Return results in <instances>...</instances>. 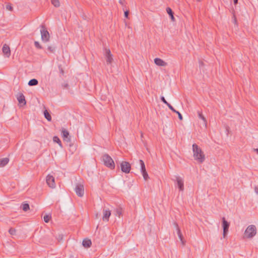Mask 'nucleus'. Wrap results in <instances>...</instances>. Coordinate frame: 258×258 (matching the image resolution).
Masks as SVG:
<instances>
[{
  "instance_id": "1",
  "label": "nucleus",
  "mask_w": 258,
  "mask_h": 258,
  "mask_svg": "<svg viewBox=\"0 0 258 258\" xmlns=\"http://www.w3.org/2000/svg\"><path fill=\"white\" fill-rule=\"evenodd\" d=\"M194 158L199 163H202L205 160V156L202 149L196 144L192 145Z\"/></svg>"
},
{
  "instance_id": "2",
  "label": "nucleus",
  "mask_w": 258,
  "mask_h": 258,
  "mask_svg": "<svg viewBox=\"0 0 258 258\" xmlns=\"http://www.w3.org/2000/svg\"><path fill=\"white\" fill-rule=\"evenodd\" d=\"M102 160L104 164L111 169L115 168V163L111 157L107 154H105L102 156Z\"/></svg>"
},
{
  "instance_id": "3",
  "label": "nucleus",
  "mask_w": 258,
  "mask_h": 258,
  "mask_svg": "<svg viewBox=\"0 0 258 258\" xmlns=\"http://www.w3.org/2000/svg\"><path fill=\"white\" fill-rule=\"evenodd\" d=\"M256 233V228L255 225L248 226L244 232L245 236L247 238L253 237Z\"/></svg>"
},
{
  "instance_id": "4",
  "label": "nucleus",
  "mask_w": 258,
  "mask_h": 258,
  "mask_svg": "<svg viewBox=\"0 0 258 258\" xmlns=\"http://www.w3.org/2000/svg\"><path fill=\"white\" fill-rule=\"evenodd\" d=\"M40 30L41 39L44 42H48L49 40L50 35L44 25H41Z\"/></svg>"
},
{
  "instance_id": "5",
  "label": "nucleus",
  "mask_w": 258,
  "mask_h": 258,
  "mask_svg": "<svg viewBox=\"0 0 258 258\" xmlns=\"http://www.w3.org/2000/svg\"><path fill=\"white\" fill-rule=\"evenodd\" d=\"M121 170L123 172L128 173L131 169V166L129 162L126 161H122L120 163Z\"/></svg>"
},
{
  "instance_id": "6",
  "label": "nucleus",
  "mask_w": 258,
  "mask_h": 258,
  "mask_svg": "<svg viewBox=\"0 0 258 258\" xmlns=\"http://www.w3.org/2000/svg\"><path fill=\"white\" fill-rule=\"evenodd\" d=\"M104 55L107 64H111L113 61V55L109 48L104 49Z\"/></svg>"
},
{
  "instance_id": "7",
  "label": "nucleus",
  "mask_w": 258,
  "mask_h": 258,
  "mask_svg": "<svg viewBox=\"0 0 258 258\" xmlns=\"http://www.w3.org/2000/svg\"><path fill=\"white\" fill-rule=\"evenodd\" d=\"M75 190L76 192V194L78 196L80 197H82L84 196V185L81 183H78L77 184Z\"/></svg>"
},
{
  "instance_id": "8",
  "label": "nucleus",
  "mask_w": 258,
  "mask_h": 258,
  "mask_svg": "<svg viewBox=\"0 0 258 258\" xmlns=\"http://www.w3.org/2000/svg\"><path fill=\"white\" fill-rule=\"evenodd\" d=\"M222 227L223 229V236L225 238L228 232L229 223L225 220L224 217L222 218Z\"/></svg>"
},
{
  "instance_id": "9",
  "label": "nucleus",
  "mask_w": 258,
  "mask_h": 258,
  "mask_svg": "<svg viewBox=\"0 0 258 258\" xmlns=\"http://www.w3.org/2000/svg\"><path fill=\"white\" fill-rule=\"evenodd\" d=\"M103 221L107 222L109 221V217L111 215V211L109 209L104 207L103 209Z\"/></svg>"
},
{
  "instance_id": "10",
  "label": "nucleus",
  "mask_w": 258,
  "mask_h": 258,
  "mask_svg": "<svg viewBox=\"0 0 258 258\" xmlns=\"http://www.w3.org/2000/svg\"><path fill=\"white\" fill-rule=\"evenodd\" d=\"M46 181L47 185L51 188H54L55 186L54 178L50 175H48L46 178Z\"/></svg>"
},
{
  "instance_id": "11",
  "label": "nucleus",
  "mask_w": 258,
  "mask_h": 258,
  "mask_svg": "<svg viewBox=\"0 0 258 258\" xmlns=\"http://www.w3.org/2000/svg\"><path fill=\"white\" fill-rule=\"evenodd\" d=\"M17 98L21 106L26 105V101L23 93H19L17 95Z\"/></svg>"
},
{
  "instance_id": "12",
  "label": "nucleus",
  "mask_w": 258,
  "mask_h": 258,
  "mask_svg": "<svg viewBox=\"0 0 258 258\" xmlns=\"http://www.w3.org/2000/svg\"><path fill=\"white\" fill-rule=\"evenodd\" d=\"M175 178L179 190L183 191L184 189V184L183 179L181 177L178 176H176Z\"/></svg>"
},
{
  "instance_id": "13",
  "label": "nucleus",
  "mask_w": 258,
  "mask_h": 258,
  "mask_svg": "<svg viewBox=\"0 0 258 258\" xmlns=\"http://www.w3.org/2000/svg\"><path fill=\"white\" fill-rule=\"evenodd\" d=\"M62 137L64 141L69 143L71 142V137L69 132L66 129L63 128L61 131Z\"/></svg>"
},
{
  "instance_id": "14",
  "label": "nucleus",
  "mask_w": 258,
  "mask_h": 258,
  "mask_svg": "<svg viewBox=\"0 0 258 258\" xmlns=\"http://www.w3.org/2000/svg\"><path fill=\"white\" fill-rule=\"evenodd\" d=\"M3 52L7 57H9L11 55V50L10 47L6 44H4L3 47Z\"/></svg>"
},
{
  "instance_id": "15",
  "label": "nucleus",
  "mask_w": 258,
  "mask_h": 258,
  "mask_svg": "<svg viewBox=\"0 0 258 258\" xmlns=\"http://www.w3.org/2000/svg\"><path fill=\"white\" fill-rule=\"evenodd\" d=\"M154 62L156 65H157L158 66L164 67L167 64V62H165L162 59L159 58H155Z\"/></svg>"
},
{
  "instance_id": "16",
  "label": "nucleus",
  "mask_w": 258,
  "mask_h": 258,
  "mask_svg": "<svg viewBox=\"0 0 258 258\" xmlns=\"http://www.w3.org/2000/svg\"><path fill=\"white\" fill-rule=\"evenodd\" d=\"M177 233L178 236L181 242L182 245L183 246H184L185 244V241L183 239V236L182 234V233L181 232L180 228H178V229L177 230Z\"/></svg>"
},
{
  "instance_id": "17",
  "label": "nucleus",
  "mask_w": 258,
  "mask_h": 258,
  "mask_svg": "<svg viewBox=\"0 0 258 258\" xmlns=\"http://www.w3.org/2000/svg\"><path fill=\"white\" fill-rule=\"evenodd\" d=\"M82 244L85 247L88 248L91 246L92 242L90 239L86 238L83 240Z\"/></svg>"
},
{
  "instance_id": "18",
  "label": "nucleus",
  "mask_w": 258,
  "mask_h": 258,
  "mask_svg": "<svg viewBox=\"0 0 258 258\" xmlns=\"http://www.w3.org/2000/svg\"><path fill=\"white\" fill-rule=\"evenodd\" d=\"M169 108L172 110L174 113H175L176 114H177L178 115V118L179 120H182L183 119V117H182V116L181 115V114L178 111L176 110L171 105L169 107H168Z\"/></svg>"
},
{
  "instance_id": "19",
  "label": "nucleus",
  "mask_w": 258,
  "mask_h": 258,
  "mask_svg": "<svg viewBox=\"0 0 258 258\" xmlns=\"http://www.w3.org/2000/svg\"><path fill=\"white\" fill-rule=\"evenodd\" d=\"M9 161L8 158H4L0 159V167H2L6 165Z\"/></svg>"
},
{
  "instance_id": "20",
  "label": "nucleus",
  "mask_w": 258,
  "mask_h": 258,
  "mask_svg": "<svg viewBox=\"0 0 258 258\" xmlns=\"http://www.w3.org/2000/svg\"><path fill=\"white\" fill-rule=\"evenodd\" d=\"M198 114L199 117L200 119H201L202 120H203V121L204 122V123L205 124V126L206 127L207 126V120H206V118L203 115L202 112L201 111H198Z\"/></svg>"
},
{
  "instance_id": "21",
  "label": "nucleus",
  "mask_w": 258,
  "mask_h": 258,
  "mask_svg": "<svg viewBox=\"0 0 258 258\" xmlns=\"http://www.w3.org/2000/svg\"><path fill=\"white\" fill-rule=\"evenodd\" d=\"M166 12L170 16L171 20L172 21H174L175 19H174V16H173L174 13L173 12L171 9L169 7H167L166 8Z\"/></svg>"
},
{
  "instance_id": "22",
  "label": "nucleus",
  "mask_w": 258,
  "mask_h": 258,
  "mask_svg": "<svg viewBox=\"0 0 258 258\" xmlns=\"http://www.w3.org/2000/svg\"><path fill=\"white\" fill-rule=\"evenodd\" d=\"M38 81L36 79H32L30 80L28 82V85L30 86H36V85H38Z\"/></svg>"
},
{
  "instance_id": "23",
  "label": "nucleus",
  "mask_w": 258,
  "mask_h": 258,
  "mask_svg": "<svg viewBox=\"0 0 258 258\" xmlns=\"http://www.w3.org/2000/svg\"><path fill=\"white\" fill-rule=\"evenodd\" d=\"M139 163L141 166V172L147 171L145 167L144 162L142 160H139Z\"/></svg>"
},
{
  "instance_id": "24",
  "label": "nucleus",
  "mask_w": 258,
  "mask_h": 258,
  "mask_svg": "<svg viewBox=\"0 0 258 258\" xmlns=\"http://www.w3.org/2000/svg\"><path fill=\"white\" fill-rule=\"evenodd\" d=\"M44 115L45 118L49 121L51 120V116L48 111L47 110H45L44 111Z\"/></svg>"
},
{
  "instance_id": "25",
  "label": "nucleus",
  "mask_w": 258,
  "mask_h": 258,
  "mask_svg": "<svg viewBox=\"0 0 258 258\" xmlns=\"http://www.w3.org/2000/svg\"><path fill=\"white\" fill-rule=\"evenodd\" d=\"M53 141L54 142L57 143L60 147H62L61 141L60 140L58 137L54 136L53 138Z\"/></svg>"
},
{
  "instance_id": "26",
  "label": "nucleus",
  "mask_w": 258,
  "mask_h": 258,
  "mask_svg": "<svg viewBox=\"0 0 258 258\" xmlns=\"http://www.w3.org/2000/svg\"><path fill=\"white\" fill-rule=\"evenodd\" d=\"M51 2L55 7H59L60 6L59 0H51Z\"/></svg>"
},
{
  "instance_id": "27",
  "label": "nucleus",
  "mask_w": 258,
  "mask_h": 258,
  "mask_svg": "<svg viewBox=\"0 0 258 258\" xmlns=\"http://www.w3.org/2000/svg\"><path fill=\"white\" fill-rule=\"evenodd\" d=\"M51 218V215H46L44 216L43 219H44V221L45 222L48 223L49 221V220H50Z\"/></svg>"
},
{
  "instance_id": "28",
  "label": "nucleus",
  "mask_w": 258,
  "mask_h": 258,
  "mask_svg": "<svg viewBox=\"0 0 258 258\" xmlns=\"http://www.w3.org/2000/svg\"><path fill=\"white\" fill-rule=\"evenodd\" d=\"M22 209L24 211H27L29 209V205L28 204H27V203L24 204L22 205Z\"/></svg>"
},
{
  "instance_id": "29",
  "label": "nucleus",
  "mask_w": 258,
  "mask_h": 258,
  "mask_svg": "<svg viewBox=\"0 0 258 258\" xmlns=\"http://www.w3.org/2000/svg\"><path fill=\"white\" fill-rule=\"evenodd\" d=\"M142 173L145 180H147L149 178V177L147 171L143 172H142Z\"/></svg>"
},
{
  "instance_id": "30",
  "label": "nucleus",
  "mask_w": 258,
  "mask_h": 258,
  "mask_svg": "<svg viewBox=\"0 0 258 258\" xmlns=\"http://www.w3.org/2000/svg\"><path fill=\"white\" fill-rule=\"evenodd\" d=\"M161 100L165 104H166L168 107H169L171 104H169L165 99V98L163 96H162L161 97Z\"/></svg>"
},
{
  "instance_id": "31",
  "label": "nucleus",
  "mask_w": 258,
  "mask_h": 258,
  "mask_svg": "<svg viewBox=\"0 0 258 258\" xmlns=\"http://www.w3.org/2000/svg\"><path fill=\"white\" fill-rule=\"evenodd\" d=\"M116 215L120 216L122 214V210L120 208H116L115 210Z\"/></svg>"
},
{
  "instance_id": "32",
  "label": "nucleus",
  "mask_w": 258,
  "mask_h": 258,
  "mask_svg": "<svg viewBox=\"0 0 258 258\" xmlns=\"http://www.w3.org/2000/svg\"><path fill=\"white\" fill-rule=\"evenodd\" d=\"M16 230L15 229L11 228L9 230V232L11 235H15L16 234Z\"/></svg>"
},
{
  "instance_id": "33",
  "label": "nucleus",
  "mask_w": 258,
  "mask_h": 258,
  "mask_svg": "<svg viewBox=\"0 0 258 258\" xmlns=\"http://www.w3.org/2000/svg\"><path fill=\"white\" fill-rule=\"evenodd\" d=\"M58 69L59 71V73L61 75V76H63L64 72V70L61 65L58 66Z\"/></svg>"
},
{
  "instance_id": "34",
  "label": "nucleus",
  "mask_w": 258,
  "mask_h": 258,
  "mask_svg": "<svg viewBox=\"0 0 258 258\" xmlns=\"http://www.w3.org/2000/svg\"><path fill=\"white\" fill-rule=\"evenodd\" d=\"M35 46L38 49H41L42 47L38 41L34 42Z\"/></svg>"
},
{
  "instance_id": "35",
  "label": "nucleus",
  "mask_w": 258,
  "mask_h": 258,
  "mask_svg": "<svg viewBox=\"0 0 258 258\" xmlns=\"http://www.w3.org/2000/svg\"><path fill=\"white\" fill-rule=\"evenodd\" d=\"M48 51L50 52H53L55 49V47L53 46H49L47 48Z\"/></svg>"
},
{
  "instance_id": "36",
  "label": "nucleus",
  "mask_w": 258,
  "mask_h": 258,
  "mask_svg": "<svg viewBox=\"0 0 258 258\" xmlns=\"http://www.w3.org/2000/svg\"><path fill=\"white\" fill-rule=\"evenodd\" d=\"M6 9L10 11H12L13 10V8L11 4L7 5L6 6Z\"/></svg>"
},
{
  "instance_id": "37",
  "label": "nucleus",
  "mask_w": 258,
  "mask_h": 258,
  "mask_svg": "<svg viewBox=\"0 0 258 258\" xmlns=\"http://www.w3.org/2000/svg\"><path fill=\"white\" fill-rule=\"evenodd\" d=\"M119 3L123 7L125 6V0H119Z\"/></svg>"
},
{
  "instance_id": "38",
  "label": "nucleus",
  "mask_w": 258,
  "mask_h": 258,
  "mask_svg": "<svg viewBox=\"0 0 258 258\" xmlns=\"http://www.w3.org/2000/svg\"><path fill=\"white\" fill-rule=\"evenodd\" d=\"M128 14H129V11H128L126 10V11H124V17L126 18H128Z\"/></svg>"
},
{
  "instance_id": "39",
  "label": "nucleus",
  "mask_w": 258,
  "mask_h": 258,
  "mask_svg": "<svg viewBox=\"0 0 258 258\" xmlns=\"http://www.w3.org/2000/svg\"><path fill=\"white\" fill-rule=\"evenodd\" d=\"M173 225H174V227H175L176 230H177L178 228H179V227L178 225V224L176 222H174L173 223Z\"/></svg>"
},
{
  "instance_id": "40",
  "label": "nucleus",
  "mask_w": 258,
  "mask_h": 258,
  "mask_svg": "<svg viewBox=\"0 0 258 258\" xmlns=\"http://www.w3.org/2000/svg\"><path fill=\"white\" fill-rule=\"evenodd\" d=\"M254 191L257 194H258V186H255Z\"/></svg>"
},
{
  "instance_id": "41",
  "label": "nucleus",
  "mask_w": 258,
  "mask_h": 258,
  "mask_svg": "<svg viewBox=\"0 0 258 258\" xmlns=\"http://www.w3.org/2000/svg\"><path fill=\"white\" fill-rule=\"evenodd\" d=\"M233 2H234V4L235 5H236L238 3V0H233Z\"/></svg>"
},
{
  "instance_id": "42",
  "label": "nucleus",
  "mask_w": 258,
  "mask_h": 258,
  "mask_svg": "<svg viewBox=\"0 0 258 258\" xmlns=\"http://www.w3.org/2000/svg\"><path fill=\"white\" fill-rule=\"evenodd\" d=\"M254 151L258 154V149H254Z\"/></svg>"
},
{
  "instance_id": "43",
  "label": "nucleus",
  "mask_w": 258,
  "mask_h": 258,
  "mask_svg": "<svg viewBox=\"0 0 258 258\" xmlns=\"http://www.w3.org/2000/svg\"><path fill=\"white\" fill-rule=\"evenodd\" d=\"M99 214L97 213V214H96V218H98L99 217Z\"/></svg>"
},
{
  "instance_id": "44",
  "label": "nucleus",
  "mask_w": 258,
  "mask_h": 258,
  "mask_svg": "<svg viewBox=\"0 0 258 258\" xmlns=\"http://www.w3.org/2000/svg\"><path fill=\"white\" fill-rule=\"evenodd\" d=\"M68 86H69V85H68V84H65V85H64V87L65 88H67V87H68Z\"/></svg>"
},
{
  "instance_id": "45",
  "label": "nucleus",
  "mask_w": 258,
  "mask_h": 258,
  "mask_svg": "<svg viewBox=\"0 0 258 258\" xmlns=\"http://www.w3.org/2000/svg\"><path fill=\"white\" fill-rule=\"evenodd\" d=\"M59 238H60V239H62V235H59Z\"/></svg>"
},
{
  "instance_id": "46",
  "label": "nucleus",
  "mask_w": 258,
  "mask_h": 258,
  "mask_svg": "<svg viewBox=\"0 0 258 258\" xmlns=\"http://www.w3.org/2000/svg\"><path fill=\"white\" fill-rule=\"evenodd\" d=\"M141 137H143V134H141Z\"/></svg>"
},
{
  "instance_id": "47",
  "label": "nucleus",
  "mask_w": 258,
  "mask_h": 258,
  "mask_svg": "<svg viewBox=\"0 0 258 258\" xmlns=\"http://www.w3.org/2000/svg\"><path fill=\"white\" fill-rule=\"evenodd\" d=\"M197 1H198V2H200V0H197Z\"/></svg>"
}]
</instances>
